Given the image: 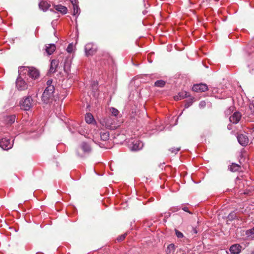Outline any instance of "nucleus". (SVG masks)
I'll list each match as a JSON object with an SVG mask.
<instances>
[{"label": "nucleus", "mask_w": 254, "mask_h": 254, "mask_svg": "<svg viewBox=\"0 0 254 254\" xmlns=\"http://www.w3.org/2000/svg\"><path fill=\"white\" fill-rule=\"evenodd\" d=\"M19 75L27 74L30 77L33 79H36L39 76V71L33 67L21 66L18 70Z\"/></svg>", "instance_id": "1"}, {"label": "nucleus", "mask_w": 254, "mask_h": 254, "mask_svg": "<svg viewBox=\"0 0 254 254\" xmlns=\"http://www.w3.org/2000/svg\"><path fill=\"white\" fill-rule=\"evenodd\" d=\"M54 91V87H46L42 96V101L45 103L49 102L50 99L53 97Z\"/></svg>", "instance_id": "2"}, {"label": "nucleus", "mask_w": 254, "mask_h": 254, "mask_svg": "<svg viewBox=\"0 0 254 254\" xmlns=\"http://www.w3.org/2000/svg\"><path fill=\"white\" fill-rule=\"evenodd\" d=\"M100 123L102 125L106 128L114 130L115 129L117 126L115 125V121L114 119L111 117L104 118L100 120Z\"/></svg>", "instance_id": "3"}, {"label": "nucleus", "mask_w": 254, "mask_h": 254, "mask_svg": "<svg viewBox=\"0 0 254 254\" xmlns=\"http://www.w3.org/2000/svg\"><path fill=\"white\" fill-rule=\"evenodd\" d=\"M33 99L31 97H24L20 102V108L25 111H28L32 107Z\"/></svg>", "instance_id": "4"}, {"label": "nucleus", "mask_w": 254, "mask_h": 254, "mask_svg": "<svg viewBox=\"0 0 254 254\" xmlns=\"http://www.w3.org/2000/svg\"><path fill=\"white\" fill-rule=\"evenodd\" d=\"M13 145V140L10 141V139L7 138H2L0 139V147L3 150H8L11 149Z\"/></svg>", "instance_id": "5"}, {"label": "nucleus", "mask_w": 254, "mask_h": 254, "mask_svg": "<svg viewBox=\"0 0 254 254\" xmlns=\"http://www.w3.org/2000/svg\"><path fill=\"white\" fill-rule=\"evenodd\" d=\"M22 75L19 74V76L17 78L16 81V88L19 91L25 90L28 88L27 84L23 79V78H22Z\"/></svg>", "instance_id": "6"}, {"label": "nucleus", "mask_w": 254, "mask_h": 254, "mask_svg": "<svg viewBox=\"0 0 254 254\" xmlns=\"http://www.w3.org/2000/svg\"><path fill=\"white\" fill-rule=\"evenodd\" d=\"M143 146L142 142L138 140H134L129 144V148L132 151L139 150L142 148Z\"/></svg>", "instance_id": "7"}, {"label": "nucleus", "mask_w": 254, "mask_h": 254, "mask_svg": "<svg viewBox=\"0 0 254 254\" xmlns=\"http://www.w3.org/2000/svg\"><path fill=\"white\" fill-rule=\"evenodd\" d=\"M84 49L85 54L87 56H92L96 52V48L92 43L86 44Z\"/></svg>", "instance_id": "8"}, {"label": "nucleus", "mask_w": 254, "mask_h": 254, "mask_svg": "<svg viewBox=\"0 0 254 254\" xmlns=\"http://www.w3.org/2000/svg\"><path fill=\"white\" fill-rule=\"evenodd\" d=\"M192 89L195 92H204L208 90V87L205 84H196L193 86Z\"/></svg>", "instance_id": "9"}, {"label": "nucleus", "mask_w": 254, "mask_h": 254, "mask_svg": "<svg viewBox=\"0 0 254 254\" xmlns=\"http://www.w3.org/2000/svg\"><path fill=\"white\" fill-rule=\"evenodd\" d=\"M237 139L239 143L242 146H246L249 143L248 137L243 134H240L238 135Z\"/></svg>", "instance_id": "10"}, {"label": "nucleus", "mask_w": 254, "mask_h": 254, "mask_svg": "<svg viewBox=\"0 0 254 254\" xmlns=\"http://www.w3.org/2000/svg\"><path fill=\"white\" fill-rule=\"evenodd\" d=\"M242 251V246L239 244H234L230 247L229 251L231 254H239Z\"/></svg>", "instance_id": "11"}, {"label": "nucleus", "mask_w": 254, "mask_h": 254, "mask_svg": "<svg viewBox=\"0 0 254 254\" xmlns=\"http://www.w3.org/2000/svg\"><path fill=\"white\" fill-rule=\"evenodd\" d=\"M241 118V114L238 112H235L229 118V120L233 124H237Z\"/></svg>", "instance_id": "12"}, {"label": "nucleus", "mask_w": 254, "mask_h": 254, "mask_svg": "<svg viewBox=\"0 0 254 254\" xmlns=\"http://www.w3.org/2000/svg\"><path fill=\"white\" fill-rule=\"evenodd\" d=\"M59 62L56 60H52L50 64V67L49 72L50 73H54L59 65Z\"/></svg>", "instance_id": "13"}, {"label": "nucleus", "mask_w": 254, "mask_h": 254, "mask_svg": "<svg viewBox=\"0 0 254 254\" xmlns=\"http://www.w3.org/2000/svg\"><path fill=\"white\" fill-rule=\"evenodd\" d=\"M80 148L85 153H89L91 151L90 145L85 142H82L80 145Z\"/></svg>", "instance_id": "14"}, {"label": "nucleus", "mask_w": 254, "mask_h": 254, "mask_svg": "<svg viewBox=\"0 0 254 254\" xmlns=\"http://www.w3.org/2000/svg\"><path fill=\"white\" fill-rule=\"evenodd\" d=\"M56 50V46L54 44H50L46 45V52L48 55H52Z\"/></svg>", "instance_id": "15"}, {"label": "nucleus", "mask_w": 254, "mask_h": 254, "mask_svg": "<svg viewBox=\"0 0 254 254\" xmlns=\"http://www.w3.org/2000/svg\"><path fill=\"white\" fill-rule=\"evenodd\" d=\"M54 8L56 10L64 14H66L67 11L66 7L61 4L54 5Z\"/></svg>", "instance_id": "16"}, {"label": "nucleus", "mask_w": 254, "mask_h": 254, "mask_svg": "<svg viewBox=\"0 0 254 254\" xmlns=\"http://www.w3.org/2000/svg\"><path fill=\"white\" fill-rule=\"evenodd\" d=\"M176 246L174 244L169 245L166 250V254H174L176 251Z\"/></svg>", "instance_id": "17"}, {"label": "nucleus", "mask_w": 254, "mask_h": 254, "mask_svg": "<svg viewBox=\"0 0 254 254\" xmlns=\"http://www.w3.org/2000/svg\"><path fill=\"white\" fill-rule=\"evenodd\" d=\"M16 116L14 115L6 116L5 118V122L7 125H11L14 123Z\"/></svg>", "instance_id": "18"}, {"label": "nucleus", "mask_w": 254, "mask_h": 254, "mask_svg": "<svg viewBox=\"0 0 254 254\" xmlns=\"http://www.w3.org/2000/svg\"><path fill=\"white\" fill-rule=\"evenodd\" d=\"M40 9L43 11H46L50 6V4L47 1H42L39 4Z\"/></svg>", "instance_id": "19"}, {"label": "nucleus", "mask_w": 254, "mask_h": 254, "mask_svg": "<svg viewBox=\"0 0 254 254\" xmlns=\"http://www.w3.org/2000/svg\"><path fill=\"white\" fill-rule=\"evenodd\" d=\"M189 94L186 92H182L179 93L178 95L174 97V99L175 100H179L183 99H184L185 98L188 97L189 96Z\"/></svg>", "instance_id": "20"}, {"label": "nucleus", "mask_w": 254, "mask_h": 254, "mask_svg": "<svg viewBox=\"0 0 254 254\" xmlns=\"http://www.w3.org/2000/svg\"><path fill=\"white\" fill-rule=\"evenodd\" d=\"M85 121L88 124H91L94 121L93 115L91 113H87L85 116Z\"/></svg>", "instance_id": "21"}, {"label": "nucleus", "mask_w": 254, "mask_h": 254, "mask_svg": "<svg viewBox=\"0 0 254 254\" xmlns=\"http://www.w3.org/2000/svg\"><path fill=\"white\" fill-rule=\"evenodd\" d=\"M241 167L240 166L235 163H232L231 165H230L229 167L230 170L232 172H237L239 171Z\"/></svg>", "instance_id": "22"}, {"label": "nucleus", "mask_w": 254, "mask_h": 254, "mask_svg": "<svg viewBox=\"0 0 254 254\" xmlns=\"http://www.w3.org/2000/svg\"><path fill=\"white\" fill-rule=\"evenodd\" d=\"M100 137L101 140L106 141L109 138V132L108 131L101 132Z\"/></svg>", "instance_id": "23"}, {"label": "nucleus", "mask_w": 254, "mask_h": 254, "mask_svg": "<svg viewBox=\"0 0 254 254\" xmlns=\"http://www.w3.org/2000/svg\"><path fill=\"white\" fill-rule=\"evenodd\" d=\"M246 234L248 237L254 239V229L253 228L247 230Z\"/></svg>", "instance_id": "24"}, {"label": "nucleus", "mask_w": 254, "mask_h": 254, "mask_svg": "<svg viewBox=\"0 0 254 254\" xmlns=\"http://www.w3.org/2000/svg\"><path fill=\"white\" fill-rule=\"evenodd\" d=\"M73 15L74 16L78 15L80 14V10L78 5H75L73 6Z\"/></svg>", "instance_id": "25"}, {"label": "nucleus", "mask_w": 254, "mask_h": 254, "mask_svg": "<svg viewBox=\"0 0 254 254\" xmlns=\"http://www.w3.org/2000/svg\"><path fill=\"white\" fill-rule=\"evenodd\" d=\"M165 84V82L162 80H157L155 82V86L159 87H163Z\"/></svg>", "instance_id": "26"}, {"label": "nucleus", "mask_w": 254, "mask_h": 254, "mask_svg": "<svg viewBox=\"0 0 254 254\" xmlns=\"http://www.w3.org/2000/svg\"><path fill=\"white\" fill-rule=\"evenodd\" d=\"M110 111H111L112 115H113L115 117H117L119 113V111L117 109H116L114 107H112L110 108Z\"/></svg>", "instance_id": "27"}, {"label": "nucleus", "mask_w": 254, "mask_h": 254, "mask_svg": "<svg viewBox=\"0 0 254 254\" xmlns=\"http://www.w3.org/2000/svg\"><path fill=\"white\" fill-rule=\"evenodd\" d=\"M175 234L178 238H182L184 237V235L181 232L177 229H175Z\"/></svg>", "instance_id": "28"}, {"label": "nucleus", "mask_w": 254, "mask_h": 254, "mask_svg": "<svg viewBox=\"0 0 254 254\" xmlns=\"http://www.w3.org/2000/svg\"><path fill=\"white\" fill-rule=\"evenodd\" d=\"M236 217V213L234 212H231L230 213L228 216V218L229 220L232 221L233 220L235 217Z\"/></svg>", "instance_id": "29"}, {"label": "nucleus", "mask_w": 254, "mask_h": 254, "mask_svg": "<svg viewBox=\"0 0 254 254\" xmlns=\"http://www.w3.org/2000/svg\"><path fill=\"white\" fill-rule=\"evenodd\" d=\"M73 46L72 44H69L66 49V51L68 53H71L73 51Z\"/></svg>", "instance_id": "30"}, {"label": "nucleus", "mask_w": 254, "mask_h": 254, "mask_svg": "<svg viewBox=\"0 0 254 254\" xmlns=\"http://www.w3.org/2000/svg\"><path fill=\"white\" fill-rule=\"evenodd\" d=\"M180 150V148L177 147H172L169 149V150L173 153L176 154L179 150Z\"/></svg>", "instance_id": "31"}, {"label": "nucleus", "mask_w": 254, "mask_h": 254, "mask_svg": "<svg viewBox=\"0 0 254 254\" xmlns=\"http://www.w3.org/2000/svg\"><path fill=\"white\" fill-rule=\"evenodd\" d=\"M126 236H127V234H124L123 235H122L121 236H119L117 238L118 241H122L124 240L125 239V238Z\"/></svg>", "instance_id": "32"}, {"label": "nucleus", "mask_w": 254, "mask_h": 254, "mask_svg": "<svg viewBox=\"0 0 254 254\" xmlns=\"http://www.w3.org/2000/svg\"><path fill=\"white\" fill-rule=\"evenodd\" d=\"M52 82H53L52 79H49L46 82L47 87H49V86L54 87V85H52Z\"/></svg>", "instance_id": "33"}, {"label": "nucleus", "mask_w": 254, "mask_h": 254, "mask_svg": "<svg viewBox=\"0 0 254 254\" xmlns=\"http://www.w3.org/2000/svg\"><path fill=\"white\" fill-rule=\"evenodd\" d=\"M71 3L72 4V6H74L75 5H77V0H70Z\"/></svg>", "instance_id": "34"}, {"label": "nucleus", "mask_w": 254, "mask_h": 254, "mask_svg": "<svg viewBox=\"0 0 254 254\" xmlns=\"http://www.w3.org/2000/svg\"><path fill=\"white\" fill-rule=\"evenodd\" d=\"M179 209H180V208L177 206V207H175L172 208L171 210L174 212L178 211Z\"/></svg>", "instance_id": "35"}, {"label": "nucleus", "mask_w": 254, "mask_h": 254, "mask_svg": "<svg viewBox=\"0 0 254 254\" xmlns=\"http://www.w3.org/2000/svg\"><path fill=\"white\" fill-rule=\"evenodd\" d=\"M182 209H183L184 211H186V212H188V213H190V214H191V212H190L189 210V208H188L187 207H183L182 208Z\"/></svg>", "instance_id": "36"}, {"label": "nucleus", "mask_w": 254, "mask_h": 254, "mask_svg": "<svg viewBox=\"0 0 254 254\" xmlns=\"http://www.w3.org/2000/svg\"><path fill=\"white\" fill-rule=\"evenodd\" d=\"M205 105V102L204 101H201L199 103V106L204 107Z\"/></svg>", "instance_id": "37"}, {"label": "nucleus", "mask_w": 254, "mask_h": 254, "mask_svg": "<svg viewBox=\"0 0 254 254\" xmlns=\"http://www.w3.org/2000/svg\"><path fill=\"white\" fill-rule=\"evenodd\" d=\"M77 155H78V156H81V157H82V155H80V154H79V151H78V150L77 151Z\"/></svg>", "instance_id": "38"}, {"label": "nucleus", "mask_w": 254, "mask_h": 254, "mask_svg": "<svg viewBox=\"0 0 254 254\" xmlns=\"http://www.w3.org/2000/svg\"><path fill=\"white\" fill-rule=\"evenodd\" d=\"M189 106H190V105H189V104H186V105H185V107H186V108H188Z\"/></svg>", "instance_id": "39"}, {"label": "nucleus", "mask_w": 254, "mask_h": 254, "mask_svg": "<svg viewBox=\"0 0 254 254\" xmlns=\"http://www.w3.org/2000/svg\"><path fill=\"white\" fill-rule=\"evenodd\" d=\"M251 254H254V250L252 252Z\"/></svg>", "instance_id": "40"}, {"label": "nucleus", "mask_w": 254, "mask_h": 254, "mask_svg": "<svg viewBox=\"0 0 254 254\" xmlns=\"http://www.w3.org/2000/svg\"><path fill=\"white\" fill-rule=\"evenodd\" d=\"M194 233H197V231L196 230L194 231Z\"/></svg>", "instance_id": "41"}]
</instances>
